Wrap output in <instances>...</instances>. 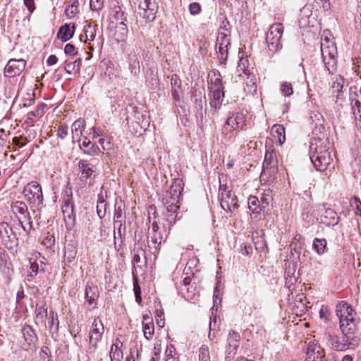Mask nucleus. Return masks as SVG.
<instances>
[{
	"mask_svg": "<svg viewBox=\"0 0 361 361\" xmlns=\"http://www.w3.org/2000/svg\"><path fill=\"white\" fill-rule=\"evenodd\" d=\"M79 179L84 185L93 184L96 176L94 166L87 160H80L78 162Z\"/></svg>",
	"mask_w": 361,
	"mask_h": 361,
	"instance_id": "6",
	"label": "nucleus"
},
{
	"mask_svg": "<svg viewBox=\"0 0 361 361\" xmlns=\"http://www.w3.org/2000/svg\"><path fill=\"white\" fill-rule=\"evenodd\" d=\"M230 45V39L227 34L219 31L216 37V47H219L220 49H222V47H228Z\"/></svg>",
	"mask_w": 361,
	"mask_h": 361,
	"instance_id": "34",
	"label": "nucleus"
},
{
	"mask_svg": "<svg viewBox=\"0 0 361 361\" xmlns=\"http://www.w3.org/2000/svg\"><path fill=\"white\" fill-rule=\"evenodd\" d=\"M49 324L50 333L53 334L54 332H57L59 329V320L57 318V315H56L55 318L54 314H52L51 320L49 321Z\"/></svg>",
	"mask_w": 361,
	"mask_h": 361,
	"instance_id": "49",
	"label": "nucleus"
},
{
	"mask_svg": "<svg viewBox=\"0 0 361 361\" xmlns=\"http://www.w3.org/2000/svg\"><path fill=\"white\" fill-rule=\"evenodd\" d=\"M281 91L286 96H290L293 94V87L290 82H283L281 85Z\"/></svg>",
	"mask_w": 361,
	"mask_h": 361,
	"instance_id": "50",
	"label": "nucleus"
},
{
	"mask_svg": "<svg viewBox=\"0 0 361 361\" xmlns=\"http://www.w3.org/2000/svg\"><path fill=\"white\" fill-rule=\"evenodd\" d=\"M25 6L27 7L30 13H32L35 10L34 0H23Z\"/></svg>",
	"mask_w": 361,
	"mask_h": 361,
	"instance_id": "63",
	"label": "nucleus"
},
{
	"mask_svg": "<svg viewBox=\"0 0 361 361\" xmlns=\"http://www.w3.org/2000/svg\"><path fill=\"white\" fill-rule=\"evenodd\" d=\"M25 298L24 291L23 289V287L20 286L19 288V290L17 291L16 293V302L17 305L20 306L22 300Z\"/></svg>",
	"mask_w": 361,
	"mask_h": 361,
	"instance_id": "57",
	"label": "nucleus"
},
{
	"mask_svg": "<svg viewBox=\"0 0 361 361\" xmlns=\"http://www.w3.org/2000/svg\"><path fill=\"white\" fill-rule=\"evenodd\" d=\"M328 139L314 137L310 145V157L318 171H324L332 161L328 147Z\"/></svg>",
	"mask_w": 361,
	"mask_h": 361,
	"instance_id": "2",
	"label": "nucleus"
},
{
	"mask_svg": "<svg viewBox=\"0 0 361 361\" xmlns=\"http://www.w3.org/2000/svg\"><path fill=\"white\" fill-rule=\"evenodd\" d=\"M133 290L135 296V300L138 304L142 302V297H141V288L138 284V281L137 279H134L133 280Z\"/></svg>",
	"mask_w": 361,
	"mask_h": 361,
	"instance_id": "47",
	"label": "nucleus"
},
{
	"mask_svg": "<svg viewBox=\"0 0 361 361\" xmlns=\"http://www.w3.org/2000/svg\"><path fill=\"white\" fill-rule=\"evenodd\" d=\"M80 148L85 154L90 156H95L103 153L96 144L92 143L87 137L80 145Z\"/></svg>",
	"mask_w": 361,
	"mask_h": 361,
	"instance_id": "22",
	"label": "nucleus"
},
{
	"mask_svg": "<svg viewBox=\"0 0 361 361\" xmlns=\"http://www.w3.org/2000/svg\"><path fill=\"white\" fill-rule=\"evenodd\" d=\"M171 92H172L173 99L176 102H179L180 99V92H181V89H177V88L173 87V89H172Z\"/></svg>",
	"mask_w": 361,
	"mask_h": 361,
	"instance_id": "62",
	"label": "nucleus"
},
{
	"mask_svg": "<svg viewBox=\"0 0 361 361\" xmlns=\"http://www.w3.org/2000/svg\"><path fill=\"white\" fill-rule=\"evenodd\" d=\"M61 211L63 214L64 220L73 222L75 220L74 204L71 198L68 197L61 206Z\"/></svg>",
	"mask_w": 361,
	"mask_h": 361,
	"instance_id": "20",
	"label": "nucleus"
},
{
	"mask_svg": "<svg viewBox=\"0 0 361 361\" xmlns=\"http://www.w3.org/2000/svg\"><path fill=\"white\" fill-rule=\"evenodd\" d=\"M79 1L78 0H70L68 6L65 9V14L68 18H73L79 12Z\"/></svg>",
	"mask_w": 361,
	"mask_h": 361,
	"instance_id": "31",
	"label": "nucleus"
},
{
	"mask_svg": "<svg viewBox=\"0 0 361 361\" xmlns=\"http://www.w3.org/2000/svg\"><path fill=\"white\" fill-rule=\"evenodd\" d=\"M26 61L23 59H10L4 68V75L8 78L19 75L25 69Z\"/></svg>",
	"mask_w": 361,
	"mask_h": 361,
	"instance_id": "12",
	"label": "nucleus"
},
{
	"mask_svg": "<svg viewBox=\"0 0 361 361\" xmlns=\"http://www.w3.org/2000/svg\"><path fill=\"white\" fill-rule=\"evenodd\" d=\"M10 135L9 132H6L4 129H0V153L3 151L4 146L7 145V149H10V142L8 138Z\"/></svg>",
	"mask_w": 361,
	"mask_h": 361,
	"instance_id": "43",
	"label": "nucleus"
},
{
	"mask_svg": "<svg viewBox=\"0 0 361 361\" xmlns=\"http://www.w3.org/2000/svg\"><path fill=\"white\" fill-rule=\"evenodd\" d=\"M308 361H326L324 350L316 342H310L307 350Z\"/></svg>",
	"mask_w": 361,
	"mask_h": 361,
	"instance_id": "13",
	"label": "nucleus"
},
{
	"mask_svg": "<svg viewBox=\"0 0 361 361\" xmlns=\"http://www.w3.org/2000/svg\"><path fill=\"white\" fill-rule=\"evenodd\" d=\"M11 211L17 216L19 223L25 230L23 224L24 221L30 220V215L26 204L20 201L16 202L11 204Z\"/></svg>",
	"mask_w": 361,
	"mask_h": 361,
	"instance_id": "14",
	"label": "nucleus"
},
{
	"mask_svg": "<svg viewBox=\"0 0 361 361\" xmlns=\"http://www.w3.org/2000/svg\"><path fill=\"white\" fill-rule=\"evenodd\" d=\"M145 248V241L142 237H140L135 240L133 252L142 255L146 262Z\"/></svg>",
	"mask_w": 361,
	"mask_h": 361,
	"instance_id": "35",
	"label": "nucleus"
},
{
	"mask_svg": "<svg viewBox=\"0 0 361 361\" xmlns=\"http://www.w3.org/2000/svg\"><path fill=\"white\" fill-rule=\"evenodd\" d=\"M321 222L326 225L335 226L339 221V216L336 212L330 208L324 209V212L320 216Z\"/></svg>",
	"mask_w": 361,
	"mask_h": 361,
	"instance_id": "19",
	"label": "nucleus"
},
{
	"mask_svg": "<svg viewBox=\"0 0 361 361\" xmlns=\"http://www.w3.org/2000/svg\"><path fill=\"white\" fill-rule=\"evenodd\" d=\"M82 64V59H78L73 61H66L65 64V70L67 73H78Z\"/></svg>",
	"mask_w": 361,
	"mask_h": 361,
	"instance_id": "32",
	"label": "nucleus"
},
{
	"mask_svg": "<svg viewBox=\"0 0 361 361\" xmlns=\"http://www.w3.org/2000/svg\"><path fill=\"white\" fill-rule=\"evenodd\" d=\"M159 227L157 221H154L152 224V232L149 233L150 241L154 245L152 249V253L155 257H157L160 250L163 236L161 232L159 231Z\"/></svg>",
	"mask_w": 361,
	"mask_h": 361,
	"instance_id": "17",
	"label": "nucleus"
},
{
	"mask_svg": "<svg viewBox=\"0 0 361 361\" xmlns=\"http://www.w3.org/2000/svg\"><path fill=\"white\" fill-rule=\"evenodd\" d=\"M98 296L96 294V293L94 291V288L91 286H87L85 288V299L87 302H88L89 305H96L97 299Z\"/></svg>",
	"mask_w": 361,
	"mask_h": 361,
	"instance_id": "38",
	"label": "nucleus"
},
{
	"mask_svg": "<svg viewBox=\"0 0 361 361\" xmlns=\"http://www.w3.org/2000/svg\"><path fill=\"white\" fill-rule=\"evenodd\" d=\"M319 317L324 322H328L329 320L330 312L327 307L322 306L319 310Z\"/></svg>",
	"mask_w": 361,
	"mask_h": 361,
	"instance_id": "52",
	"label": "nucleus"
},
{
	"mask_svg": "<svg viewBox=\"0 0 361 361\" xmlns=\"http://www.w3.org/2000/svg\"><path fill=\"white\" fill-rule=\"evenodd\" d=\"M283 32V27L281 23H276L270 26L266 36V42L269 51L273 54L282 48L281 39Z\"/></svg>",
	"mask_w": 361,
	"mask_h": 361,
	"instance_id": "3",
	"label": "nucleus"
},
{
	"mask_svg": "<svg viewBox=\"0 0 361 361\" xmlns=\"http://www.w3.org/2000/svg\"><path fill=\"white\" fill-rule=\"evenodd\" d=\"M272 132L276 133L278 137V142L279 145H282L286 140L285 128L280 124H275L272 127Z\"/></svg>",
	"mask_w": 361,
	"mask_h": 361,
	"instance_id": "36",
	"label": "nucleus"
},
{
	"mask_svg": "<svg viewBox=\"0 0 361 361\" xmlns=\"http://www.w3.org/2000/svg\"><path fill=\"white\" fill-rule=\"evenodd\" d=\"M321 52L326 70L330 74L333 73L336 69V46L334 43H331L330 45H326L322 42Z\"/></svg>",
	"mask_w": 361,
	"mask_h": 361,
	"instance_id": "5",
	"label": "nucleus"
},
{
	"mask_svg": "<svg viewBox=\"0 0 361 361\" xmlns=\"http://www.w3.org/2000/svg\"><path fill=\"white\" fill-rule=\"evenodd\" d=\"M209 96V99L222 102L224 98V90L210 91Z\"/></svg>",
	"mask_w": 361,
	"mask_h": 361,
	"instance_id": "48",
	"label": "nucleus"
},
{
	"mask_svg": "<svg viewBox=\"0 0 361 361\" xmlns=\"http://www.w3.org/2000/svg\"><path fill=\"white\" fill-rule=\"evenodd\" d=\"M54 128L58 138L64 139L67 136L68 128L66 125H60L57 128Z\"/></svg>",
	"mask_w": 361,
	"mask_h": 361,
	"instance_id": "46",
	"label": "nucleus"
},
{
	"mask_svg": "<svg viewBox=\"0 0 361 361\" xmlns=\"http://www.w3.org/2000/svg\"><path fill=\"white\" fill-rule=\"evenodd\" d=\"M237 71L239 73V75H241L240 72L247 76L251 74L250 71L248 68V60L247 58H241L239 60L237 66Z\"/></svg>",
	"mask_w": 361,
	"mask_h": 361,
	"instance_id": "42",
	"label": "nucleus"
},
{
	"mask_svg": "<svg viewBox=\"0 0 361 361\" xmlns=\"http://www.w3.org/2000/svg\"><path fill=\"white\" fill-rule=\"evenodd\" d=\"M199 361H212L209 347L202 345L199 350Z\"/></svg>",
	"mask_w": 361,
	"mask_h": 361,
	"instance_id": "44",
	"label": "nucleus"
},
{
	"mask_svg": "<svg viewBox=\"0 0 361 361\" xmlns=\"http://www.w3.org/2000/svg\"><path fill=\"white\" fill-rule=\"evenodd\" d=\"M220 49L219 47L216 48L217 58L221 63H225L228 57V47H222Z\"/></svg>",
	"mask_w": 361,
	"mask_h": 361,
	"instance_id": "45",
	"label": "nucleus"
},
{
	"mask_svg": "<svg viewBox=\"0 0 361 361\" xmlns=\"http://www.w3.org/2000/svg\"><path fill=\"white\" fill-rule=\"evenodd\" d=\"M44 257L40 253H37L35 258L30 259V269L32 272L37 274L39 271L44 272L45 270V263L43 262Z\"/></svg>",
	"mask_w": 361,
	"mask_h": 361,
	"instance_id": "24",
	"label": "nucleus"
},
{
	"mask_svg": "<svg viewBox=\"0 0 361 361\" xmlns=\"http://www.w3.org/2000/svg\"><path fill=\"white\" fill-rule=\"evenodd\" d=\"M135 356L138 357V350L136 348H131L130 350V355L127 357L126 361H135Z\"/></svg>",
	"mask_w": 361,
	"mask_h": 361,
	"instance_id": "59",
	"label": "nucleus"
},
{
	"mask_svg": "<svg viewBox=\"0 0 361 361\" xmlns=\"http://www.w3.org/2000/svg\"><path fill=\"white\" fill-rule=\"evenodd\" d=\"M248 208L252 212L253 214L255 215V217H257V215H258L260 213V209L259 207V200L257 197L255 196H250L248 198Z\"/></svg>",
	"mask_w": 361,
	"mask_h": 361,
	"instance_id": "37",
	"label": "nucleus"
},
{
	"mask_svg": "<svg viewBox=\"0 0 361 361\" xmlns=\"http://www.w3.org/2000/svg\"><path fill=\"white\" fill-rule=\"evenodd\" d=\"M157 324L159 326L163 327L164 326V310H156Z\"/></svg>",
	"mask_w": 361,
	"mask_h": 361,
	"instance_id": "53",
	"label": "nucleus"
},
{
	"mask_svg": "<svg viewBox=\"0 0 361 361\" xmlns=\"http://www.w3.org/2000/svg\"><path fill=\"white\" fill-rule=\"evenodd\" d=\"M136 4L140 16L149 22L155 19L158 6L154 0H136Z\"/></svg>",
	"mask_w": 361,
	"mask_h": 361,
	"instance_id": "7",
	"label": "nucleus"
},
{
	"mask_svg": "<svg viewBox=\"0 0 361 361\" xmlns=\"http://www.w3.org/2000/svg\"><path fill=\"white\" fill-rule=\"evenodd\" d=\"M129 70L133 75H137L140 73V62L135 53L131 52L128 54Z\"/></svg>",
	"mask_w": 361,
	"mask_h": 361,
	"instance_id": "29",
	"label": "nucleus"
},
{
	"mask_svg": "<svg viewBox=\"0 0 361 361\" xmlns=\"http://www.w3.org/2000/svg\"><path fill=\"white\" fill-rule=\"evenodd\" d=\"M106 202L104 200L102 195H99L97 205V214L99 219H103L106 215Z\"/></svg>",
	"mask_w": 361,
	"mask_h": 361,
	"instance_id": "39",
	"label": "nucleus"
},
{
	"mask_svg": "<svg viewBox=\"0 0 361 361\" xmlns=\"http://www.w3.org/2000/svg\"><path fill=\"white\" fill-rule=\"evenodd\" d=\"M172 89L173 87L177 89H181V80L178 78L176 75H173L171 80Z\"/></svg>",
	"mask_w": 361,
	"mask_h": 361,
	"instance_id": "56",
	"label": "nucleus"
},
{
	"mask_svg": "<svg viewBox=\"0 0 361 361\" xmlns=\"http://www.w3.org/2000/svg\"><path fill=\"white\" fill-rule=\"evenodd\" d=\"M104 0H90V8L93 11H100L104 6Z\"/></svg>",
	"mask_w": 361,
	"mask_h": 361,
	"instance_id": "51",
	"label": "nucleus"
},
{
	"mask_svg": "<svg viewBox=\"0 0 361 361\" xmlns=\"http://www.w3.org/2000/svg\"><path fill=\"white\" fill-rule=\"evenodd\" d=\"M162 203L166 207L168 215L166 216V221H168L169 229H171V226L176 222L177 216V211L179 207L177 205L179 201H173L172 195L166 192L164 196L162 197Z\"/></svg>",
	"mask_w": 361,
	"mask_h": 361,
	"instance_id": "9",
	"label": "nucleus"
},
{
	"mask_svg": "<svg viewBox=\"0 0 361 361\" xmlns=\"http://www.w3.org/2000/svg\"><path fill=\"white\" fill-rule=\"evenodd\" d=\"M240 335L234 330H230L227 337L226 353L228 356L233 357L237 353L239 347Z\"/></svg>",
	"mask_w": 361,
	"mask_h": 361,
	"instance_id": "16",
	"label": "nucleus"
},
{
	"mask_svg": "<svg viewBox=\"0 0 361 361\" xmlns=\"http://www.w3.org/2000/svg\"><path fill=\"white\" fill-rule=\"evenodd\" d=\"M276 164L277 162L273 153L267 152L263 162L262 173L265 174L269 170H270L271 173H276Z\"/></svg>",
	"mask_w": 361,
	"mask_h": 361,
	"instance_id": "25",
	"label": "nucleus"
},
{
	"mask_svg": "<svg viewBox=\"0 0 361 361\" xmlns=\"http://www.w3.org/2000/svg\"><path fill=\"white\" fill-rule=\"evenodd\" d=\"M64 52L66 54L74 56L77 54L75 47L72 44H67L64 48Z\"/></svg>",
	"mask_w": 361,
	"mask_h": 361,
	"instance_id": "55",
	"label": "nucleus"
},
{
	"mask_svg": "<svg viewBox=\"0 0 361 361\" xmlns=\"http://www.w3.org/2000/svg\"><path fill=\"white\" fill-rule=\"evenodd\" d=\"M23 194L26 200L35 206L43 207V193L41 185L36 181H32L24 188Z\"/></svg>",
	"mask_w": 361,
	"mask_h": 361,
	"instance_id": "4",
	"label": "nucleus"
},
{
	"mask_svg": "<svg viewBox=\"0 0 361 361\" xmlns=\"http://www.w3.org/2000/svg\"><path fill=\"white\" fill-rule=\"evenodd\" d=\"M0 238L2 243L8 250L18 245V238L12 228L6 222L0 223Z\"/></svg>",
	"mask_w": 361,
	"mask_h": 361,
	"instance_id": "8",
	"label": "nucleus"
},
{
	"mask_svg": "<svg viewBox=\"0 0 361 361\" xmlns=\"http://www.w3.org/2000/svg\"><path fill=\"white\" fill-rule=\"evenodd\" d=\"M209 91L224 90V87L222 82V78L220 72L218 70H213L209 73Z\"/></svg>",
	"mask_w": 361,
	"mask_h": 361,
	"instance_id": "18",
	"label": "nucleus"
},
{
	"mask_svg": "<svg viewBox=\"0 0 361 361\" xmlns=\"http://www.w3.org/2000/svg\"><path fill=\"white\" fill-rule=\"evenodd\" d=\"M75 25L73 23L68 25L66 24L61 26L58 32L57 36L63 42H66L71 39L74 35Z\"/></svg>",
	"mask_w": 361,
	"mask_h": 361,
	"instance_id": "23",
	"label": "nucleus"
},
{
	"mask_svg": "<svg viewBox=\"0 0 361 361\" xmlns=\"http://www.w3.org/2000/svg\"><path fill=\"white\" fill-rule=\"evenodd\" d=\"M97 25H92L91 23L87 24L84 27V32L87 40L93 41L96 36Z\"/></svg>",
	"mask_w": 361,
	"mask_h": 361,
	"instance_id": "41",
	"label": "nucleus"
},
{
	"mask_svg": "<svg viewBox=\"0 0 361 361\" xmlns=\"http://www.w3.org/2000/svg\"><path fill=\"white\" fill-rule=\"evenodd\" d=\"M245 116L241 113H229L228 116L223 127V133L227 135L234 130L238 129L244 123Z\"/></svg>",
	"mask_w": 361,
	"mask_h": 361,
	"instance_id": "10",
	"label": "nucleus"
},
{
	"mask_svg": "<svg viewBox=\"0 0 361 361\" xmlns=\"http://www.w3.org/2000/svg\"><path fill=\"white\" fill-rule=\"evenodd\" d=\"M44 106H45L44 104L39 105L35 111L31 112L32 115L34 116H42L44 114Z\"/></svg>",
	"mask_w": 361,
	"mask_h": 361,
	"instance_id": "60",
	"label": "nucleus"
},
{
	"mask_svg": "<svg viewBox=\"0 0 361 361\" xmlns=\"http://www.w3.org/2000/svg\"><path fill=\"white\" fill-rule=\"evenodd\" d=\"M104 331V327L101 319L95 318L89 333V343L94 349L97 348V344L101 341Z\"/></svg>",
	"mask_w": 361,
	"mask_h": 361,
	"instance_id": "11",
	"label": "nucleus"
},
{
	"mask_svg": "<svg viewBox=\"0 0 361 361\" xmlns=\"http://www.w3.org/2000/svg\"><path fill=\"white\" fill-rule=\"evenodd\" d=\"M252 252V247L245 244L241 245L240 252L243 255H248Z\"/></svg>",
	"mask_w": 361,
	"mask_h": 361,
	"instance_id": "64",
	"label": "nucleus"
},
{
	"mask_svg": "<svg viewBox=\"0 0 361 361\" xmlns=\"http://www.w3.org/2000/svg\"><path fill=\"white\" fill-rule=\"evenodd\" d=\"M183 191V183L180 179H175L172 183L169 190L166 191L168 194L172 195L173 201H179L180 195Z\"/></svg>",
	"mask_w": 361,
	"mask_h": 361,
	"instance_id": "26",
	"label": "nucleus"
},
{
	"mask_svg": "<svg viewBox=\"0 0 361 361\" xmlns=\"http://www.w3.org/2000/svg\"><path fill=\"white\" fill-rule=\"evenodd\" d=\"M85 121L82 119L76 120L71 126L72 139L74 142L75 140L79 141L85 130Z\"/></svg>",
	"mask_w": 361,
	"mask_h": 361,
	"instance_id": "27",
	"label": "nucleus"
},
{
	"mask_svg": "<svg viewBox=\"0 0 361 361\" xmlns=\"http://www.w3.org/2000/svg\"><path fill=\"white\" fill-rule=\"evenodd\" d=\"M142 331L145 338L150 341L154 334V326L152 319L147 314L142 317Z\"/></svg>",
	"mask_w": 361,
	"mask_h": 361,
	"instance_id": "21",
	"label": "nucleus"
},
{
	"mask_svg": "<svg viewBox=\"0 0 361 361\" xmlns=\"http://www.w3.org/2000/svg\"><path fill=\"white\" fill-rule=\"evenodd\" d=\"M210 99V102H209L210 106L212 109H214V110L215 111H217L218 110H219L221 106L222 102H218V100H214V99Z\"/></svg>",
	"mask_w": 361,
	"mask_h": 361,
	"instance_id": "61",
	"label": "nucleus"
},
{
	"mask_svg": "<svg viewBox=\"0 0 361 361\" xmlns=\"http://www.w3.org/2000/svg\"><path fill=\"white\" fill-rule=\"evenodd\" d=\"M326 240L324 238H314L312 244L313 250L318 254L322 255L326 250Z\"/></svg>",
	"mask_w": 361,
	"mask_h": 361,
	"instance_id": "33",
	"label": "nucleus"
},
{
	"mask_svg": "<svg viewBox=\"0 0 361 361\" xmlns=\"http://www.w3.org/2000/svg\"><path fill=\"white\" fill-rule=\"evenodd\" d=\"M336 315L339 319L340 328L343 334L342 338L337 336H329V344L335 350L343 351L353 348L357 343L354 336L356 330L355 310L345 302H341L336 306Z\"/></svg>",
	"mask_w": 361,
	"mask_h": 361,
	"instance_id": "1",
	"label": "nucleus"
},
{
	"mask_svg": "<svg viewBox=\"0 0 361 361\" xmlns=\"http://www.w3.org/2000/svg\"><path fill=\"white\" fill-rule=\"evenodd\" d=\"M21 333L27 346L35 344L36 341V336L34 334V331L30 326H27L23 327L21 330Z\"/></svg>",
	"mask_w": 361,
	"mask_h": 361,
	"instance_id": "30",
	"label": "nucleus"
},
{
	"mask_svg": "<svg viewBox=\"0 0 361 361\" xmlns=\"http://www.w3.org/2000/svg\"><path fill=\"white\" fill-rule=\"evenodd\" d=\"M220 201L221 208L226 212H233L238 208L237 197L233 192H223Z\"/></svg>",
	"mask_w": 361,
	"mask_h": 361,
	"instance_id": "15",
	"label": "nucleus"
},
{
	"mask_svg": "<svg viewBox=\"0 0 361 361\" xmlns=\"http://www.w3.org/2000/svg\"><path fill=\"white\" fill-rule=\"evenodd\" d=\"M125 204L121 201L116 203L114 220H125Z\"/></svg>",
	"mask_w": 361,
	"mask_h": 361,
	"instance_id": "40",
	"label": "nucleus"
},
{
	"mask_svg": "<svg viewBox=\"0 0 361 361\" xmlns=\"http://www.w3.org/2000/svg\"><path fill=\"white\" fill-rule=\"evenodd\" d=\"M123 343L120 341L115 343L111 345L109 356L111 361H121L123 358V351L121 349Z\"/></svg>",
	"mask_w": 361,
	"mask_h": 361,
	"instance_id": "28",
	"label": "nucleus"
},
{
	"mask_svg": "<svg viewBox=\"0 0 361 361\" xmlns=\"http://www.w3.org/2000/svg\"><path fill=\"white\" fill-rule=\"evenodd\" d=\"M8 255L4 248L0 247V266L4 265L7 262Z\"/></svg>",
	"mask_w": 361,
	"mask_h": 361,
	"instance_id": "58",
	"label": "nucleus"
},
{
	"mask_svg": "<svg viewBox=\"0 0 361 361\" xmlns=\"http://www.w3.org/2000/svg\"><path fill=\"white\" fill-rule=\"evenodd\" d=\"M189 11L190 14L197 15L201 11V6L199 3L193 2L189 5Z\"/></svg>",
	"mask_w": 361,
	"mask_h": 361,
	"instance_id": "54",
	"label": "nucleus"
}]
</instances>
